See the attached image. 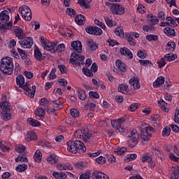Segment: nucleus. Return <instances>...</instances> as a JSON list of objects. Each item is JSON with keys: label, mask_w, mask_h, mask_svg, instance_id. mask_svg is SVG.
<instances>
[{"label": "nucleus", "mask_w": 179, "mask_h": 179, "mask_svg": "<svg viewBox=\"0 0 179 179\" xmlns=\"http://www.w3.org/2000/svg\"><path fill=\"white\" fill-rule=\"evenodd\" d=\"M67 146V150L71 152V153H73L74 155H76V153L82 155V153H85V152H86L85 143H83V141L79 140H76L75 141H68Z\"/></svg>", "instance_id": "obj_1"}, {"label": "nucleus", "mask_w": 179, "mask_h": 179, "mask_svg": "<svg viewBox=\"0 0 179 179\" xmlns=\"http://www.w3.org/2000/svg\"><path fill=\"white\" fill-rule=\"evenodd\" d=\"M0 71L4 75L13 73V59L9 57H3L0 62Z\"/></svg>", "instance_id": "obj_2"}, {"label": "nucleus", "mask_w": 179, "mask_h": 179, "mask_svg": "<svg viewBox=\"0 0 179 179\" xmlns=\"http://www.w3.org/2000/svg\"><path fill=\"white\" fill-rule=\"evenodd\" d=\"M106 6H109L110 10L113 15H124L125 13V7L120 3H106Z\"/></svg>", "instance_id": "obj_3"}, {"label": "nucleus", "mask_w": 179, "mask_h": 179, "mask_svg": "<svg viewBox=\"0 0 179 179\" xmlns=\"http://www.w3.org/2000/svg\"><path fill=\"white\" fill-rule=\"evenodd\" d=\"M75 136L78 139H83L84 142H87L92 136H93V132L90 131L89 129L85 128L83 130H78L74 133Z\"/></svg>", "instance_id": "obj_4"}, {"label": "nucleus", "mask_w": 179, "mask_h": 179, "mask_svg": "<svg viewBox=\"0 0 179 179\" xmlns=\"http://www.w3.org/2000/svg\"><path fill=\"white\" fill-rule=\"evenodd\" d=\"M0 106L2 110V120H3L4 121H8V120H10V117H12V115H10V105H9V103L8 101H3V103H0Z\"/></svg>", "instance_id": "obj_5"}, {"label": "nucleus", "mask_w": 179, "mask_h": 179, "mask_svg": "<svg viewBox=\"0 0 179 179\" xmlns=\"http://www.w3.org/2000/svg\"><path fill=\"white\" fill-rule=\"evenodd\" d=\"M19 13H20L24 20L30 21L31 19V10L27 6H22L19 8Z\"/></svg>", "instance_id": "obj_6"}, {"label": "nucleus", "mask_w": 179, "mask_h": 179, "mask_svg": "<svg viewBox=\"0 0 179 179\" xmlns=\"http://www.w3.org/2000/svg\"><path fill=\"white\" fill-rule=\"evenodd\" d=\"M127 138H130V139L128 141V145L130 146V148H134V146H136L139 139L138 134H136L135 131H132L129 133Z\"/></svg>", "instance_id": "obj_7"}, {"label": "nucleus", "mask_w": 179, "mask_h": 179, "mask_svg": "<svg viewBox=\"0 0 179 179\" xmlns=\"http://www.w3.org/2000/svg\"><path fill=\"white\" fill-rule=\"evenodd\" d=\"M141 138L142 141H143L144 142L149 141L152 137V134L148 132V127H145V124H142L141 127Z\"/></svg>", "instance_id": "obj_8"}, {"label": "nucleus", "mask_w": 179, "mask_h": 179, "mask_svg": "<svg viewBox=\"0 0 179 179\" xmlns=\"http://www.w3.org/2000/svg\"><path fill=\"white\" fill-rule=\"evenodd\" d=\"M22 90H24V94H27V96H29L31 97V99H33V97H34V93H36V86L33 85L31 89L29 87L27 83H26L24 86H22Z\"/></svg>", "instance_id": "obj_9"}, {"label": "nucleus", "mask_w": 179, "mask_h": 179, "mask_svg": "<svg viewBox=\"0 0 179 179\" xmlns=\"http://www.w3.org/2000/svg\"><path fill=\"white\" fill-rule=\"evenodd\" d=\"M55 47H57V43L48 41L43 46V48L47 51H50L52 54H55Z\"/></svg>", "instance_id": "obj_10"}, {"label": "nucleus", "mask_w": 179, "mask_h": 179, "mask_svg": "<svg viewBox=\"0 0 179 179\" xmlns=\"http://www.w3.org/2000/svg\"><path fill=\"white\" fill-rule=\"evenodd\" d=\"M21 47L24 48H31V45H33V38H27L24 41H21L19 42Z\"/></svg>", "instance_id": "obj_11"}, {"label": "nucleus", "mask_w": 179, "mask_h": 179, "mask_svg": "<svg viewBox=\"0 0 179 179\" xmlns=\"http://www.w3.org/2000/svg\"><path fill=\"white\" fill-rule=\"evenodd\" d=\"M124 122H125V117H121L117 120H112L111 125L115 129H118Z\"/></svg>", "instance_id": "obj_12"}, {"label": "nucleus", "mask_w": 179, "mask_h": 179, "mask_svg": "<svg viewBox=\"0 0 179 179\" xmlns=\"http://www.w3.org/2000/svg\"><path fill=\"white\" fill-rule=\"evenodd\" d=\"M129 83L131 85V86H133L135 90H138V89H141V83L139 82V80L138 79V78H131L129 81Z\"/></svg>", "instance_id": "obj_13"}, {"label": "nucleus", "mask_w": 179, "mask_h": 179, "mask_svg": "<svg viewBox=\"0 0 179 179\" xmlns=\"http://www.w3.org/2000/svg\"><path fill=\"white\" fill-rule=\"evenodd\" d=\"M120 53L122 55H124L127 58H129V59H132V58H134L132 52L127 48H120Z\"/></svg>", "instance_id": "obj_14"}, {"label": "nucleus", "mask_w": 179, "mask_h": 179, "mask_svg": "<svg viewBox=\"0 0 179 179\" xmlns=\"http://www.w3.org/2000/svg\"><path fill=\"white\" fill-rule=\"evenodd\" d=\"M71 45L77 52H82V43L80 41H75L71 43Z\"/></svg>", "instance_id": "obj_15"}, {"label": "nucleus", "mask_w": 179, "mask_h": 179, "mask_svg": "<svg viewBox=\"0 0 179 179\" xmlns=\"http://www.w3.org/2000/svg\"><path fill=\"white\" fill-rule=\"evenodd\" d=\"M14 30L15 36L16 37H17V38H19V40H23V38H24V32H23V30L20 27H15V28H14Z\"/></svg>", "instance_id": "obj_16"}, {"label": "nucleus", "mask_w": 179, "mask_h": 179, "mask_svg": "<svg viewBox=\"0 0 179 179\" xmlns=\"http://www.w3.org/2000/svg\"><path fill=\"white\" fill-rule=\"evenodd\" d=\"M37 139V134L33 131H28L27 134L25 136V140L27 142H30V141H36Z\"/></svg>", "instance_id": "obj_17"}, {"label": "nucleus", "mask_w": 179, "mask_h": 179, "mask_svg": "<svg viewBox=\"0 0 179 179\" xmlns=\"http://www.w3.org/2000/svg\"><path fill=\"white\" fill-rule=\"evenodd\" d=\"M87 45L91 51H96L99 48L97 43H94L92 39L87 40Z\"/></svg>", "instance_id": "obj_18"}, {"label": "nucleus", "mask_w": 179, "mask_h": 179, "mask_svg": "<svg viewBox=\"0 0 179 179\" xmlns=\"http://www.w3.org/2000/svg\"><path fill=\"white\" fill-rule=\"evenodd\" d=\"M117 90L124 94H128L129 93V87L125 84L119 85Z\"/></svg>", "instance_id": "obj_19"}, {"label": "nucleus", "mask_w": 179, "mask_h": 179, "mask_svg": "<svg viewBox=\"0 0 179 179\" xmlns=\"http://www.w3.org/2000/svg\"><path fill=\"white\" fill-rule=\"evenodd\" d=\"M0 20L1 23H6L9 21V16L8 15V11L3 10L0 13Z\"/></svg>", "instance_id": "obj_20"}, {"label": "nucleus", "mask_w": 179, "mask_h": 179, "mask_svg": "<svg viewBox=\"0 0 179 179\" xmlns=\"http://www.w3.org/2000/svg\"><path fill=\"white\" fill-rule=\"evenodd\" d=\"M158 104L159 107H161L162 110L164 111L165 113H167L169 111V106H167V103L163 100V99H160L159 101H158Z\"/></svg>", "instance_id": "obj_21"}, {"label": "nucleus", "mask_w": 179, "mask_h": 179, "mask_svg": "<svg viewBox=\"0 0 179 179\" xmlns=\"http://www.w3.org/2000/svg\"><path fill=\"white\" fill-rule=\"evenodd\" d=\"M52 176L56 179H65L68 177L66 173L64 172H57V171L53 172Z\"/></svg>", "instance_id": "obj_22"}, {"label": "nucleus", "mask_w": 179, "mask_h": 179, "mask_svg": "<svg viewBox=\"0 0 179 179\" xmlns=\"http://www.w3.org/2000/svg\"><path fill=\"white\" fill-rule=\"evenodd\" d=\"M116 66H117L119 71H121L122 72H125V71H127V65L122 63L120 59L116 61Z\"/></svg>", "instance_id": "obj_23"}, {"label": "nucleus", "mask_w": 179, "mask_h": 179, "mask_svg": "<svg viewBox=\"0 0 179 179\" xmlns=\"http://www.w3.org/2000/svg\"><path fill=\"white\" fill-rule=\"evenodd\" d=\"M164 58L167 62H171V61H174L177 59V55L173 53H169L164 55Z\"/></svg>", "instance_id": "obj_24"}, {"label": "nucleus", "mask_w": 179, "mask_h": 179, "mask_svg": "<svg viewBox=\"0 0 179 179\" xmlns=\"http://www.w3.org/2000/svg\"><path fill=\"white\" fill-rule=\"evenodd\" d=\"M16 82H17V85L20 86V88L23 89L22 86H24L23 85H24V77L22 75H20L18 77H17Z\"/></svg>", "instance_id": "obj_25"}, {"label": "nucleus", "mask_w": 179, "mask_h": 179, "mask_svg": "<svg viewBox=\"0 0 179 179\" xmlns=\"http://www.w3.org/2000/svg\"><path fill=\"white\" fill-rule=\"evenodd\" d=\"M75 22L77 23V24H79L80 26L84 24L85 22V16L82 15H76L75 18Z\"/></svg>", "instance_id": "obj_26"}, {"label": "nucleus", "mask_w": 179, "mask_h": 179, "mask_svg": "<svg viewBox=\"0 0 179 179\" xmlns=\"http://www.w3.org/2000/svg\"><path fill=\"white\" fill-rule=\"evenodd\" d=\"M34 58L36 61H42L43 60V54H41V51L38 48H36L34 50Z\"/></svg>", "instance_id": "obj_27"}, {"label": "nucleus", "mask_w": 179, "mask_h": 179, "mask_svg": "<svg viewBox=\"0 0 179 179\" xmlns=\"http://www.w3.org/2000/svg\"><path fill=\"white\" fill-rule=\"evenodd\" d=\"M12 27V22H9L6 25L0 23V33H3L6 30H9Z\"/></svg>", "instance_id": "obj_28"}, {"label": "nucleus", "mask_w": 179, "mask_h": 179, "mask_svg": "<svg viewBox=\"0 0 179 179\" xmlns=\"http://www.w3.org/2000/svg\"><path fill=\"white\" fill-rule=\"evenodd\" d=\"M57 169H59V170H73V167H72V165L67 164H59L57 166Z\"/></svg>", "instance_id": "obj_29"}, {"label": "nucleus", "mask_w": 179, "mask_h": 179, "mask_svg": "<svg viewBox=\"0 0 179 179\" xmlns=\"http://www.w3.org/2000/svg\"><path fill=\"white\" fill-rule=\"evenodd\" d=\"M163 83H164V77L160 76L153 83V86L155 87H159V86H161Z\"/></svg>", "instance_id": "obj_30"}, {"label": "nucleus", "mask_w": 179, "mask_h": 179, "mask_svg": "<svg viewBox=\"0 0 179 179\" xmlns=\"http://www.w3.org/2000/svg\"><path fill=\"white\" fill-rule=\"evenodd\" d=\"M48 163L51 164H54L58 162V156L52 154L49 157L47 158Z\"/></svg>", "instance_id": "obj_31"}, {"label": "nucleus", "mask_w": 179, "mask_h": 179, "mask_svg": "<svg viewBox=\"0 0 179 179\" xmlns=\"http://www.w3.org/2000/svg\"><path fill=\"white\" fill-rule=\"evenodd\" d=\"M105 22L107 24V26H109V27H113V26H117V22L115 21H113V20L110 19L108 17H105Z\"/></svg>", "instance_id": "obj_32"}, {"label": "nucleus", "mask_w": 179, "mask_h": 179, "mask_svg": "<svg viewBox=\"0 0 179 179\" xmlns=\"http://www.w3.org/2000/svg\"><path fill=\"white\" fill-rule=\"evenodd\" d=\"M164 31L166 36H174L176 34V31L174 29L171 27H166L164 29Z\"/></svg>", "instance_id": "obj_33"}, {"label": "nucleus", "mask_w": 179, "mask_h": 179, "mask_svg": "<svg viewBox=\"0 0 179 179\" xmlns=\"http://www.w3.org/2000/svg\"><path fill=\"white\" fill-rule=\"evenodd\" d=\"M45 115V110L43 108H38L36 110V115L38 117V118H42Z\"/></svg>", "instance_id": "obj_34"}, {"label": "nucleus", "mask_w": 179, "mask_h": 179, "mask_svg": "<svg viewBox=\"0 0 179 179\" xmlns=\"http://www.w3.org/2000/svg\"><path fill=\"white\" fill-rule=\"evenodd\" d=\"M27 121L30 125H32V127H40V122L30 117L27 120Z\"/></svg>", "instance_id": "obj_35"}, {"label": "nucleus", "mask_w": 179, "mask_h": 179, "mask_svg": "<svg viewBox=\"0 0 179 179\" xmlns=\"http://www.w3.org/2000/svg\"><path fill=\"white\" fill-rule=\"evenodd\" d=\"M71 57L75 58V59H77V61H83V59H85V56L79 55L76 52L71 53Z\"/></svg>", "instance_id": "obj_36"}, {"label": "nucleus", "mask_w": 179, "mask_h": 179, "mask_svg": "<svg viewBox=\"0 0 179 179\" xmlns=\"http://www.w3.org/2000/svg\"><path fill=\"white\" fill-rule=\"evenodd\" d=\"M42 157L43 155L41 154V152H40V150H36L34 156L35 162H41Z\"/></svg>", "instance_id": "obj_37"}, {"label": "nucleus", "mask_w": 179, "mask_h": 179, "mask_svg": "<svg viewBox=\"0 0 179 179\" xmlns=\"http://www.w3.org/2000/svg\"><path fill=\"white\" fill-rule=\"evenodd\" d=\"M101 176H103V172L99 171H95L92 175V178L101 179Z\"/></svg>", "instance_id": "obj_38"}, {"label": "nucleus", "mask_w": 179, "mask_h": 179, "mask_svg": "<svg viewBox=\"0 0 179 179\" xmlns=\"http://www.w3.org/2000/svg\"><path fill=\"white\" fill-rule=\"evenodd\" d=\"M53 107L55 110H61L62 108V103L60 102L59 100L52 101Z\"/></svg>", "instance_id": "obj_39"}, {"label": "nucleus", "mask_w": 179, "mask_h": 179, "mask_svg": "<svg viewBox=\"0 0 179 179\" xmlns=\"http://www.w3.org/2000/svg\"><path fill=\"white\" fill-rule=\"evenodd\" d=\"M78 99L80 100H86V92L85 90H80L78 91Z\"/></svg>", "instance_id": "obj_40"}, {"label": "nucleus", "mask_w": 179, "mask_h": 179, "mask_svg": "<svg viewBox=\"0 0 179 179\" xmlns=\"http://www.w3.org/2000/svg\"><path fill=\"white\" fill-rule=\"evenodd\" d=\"M78 3L80 6H83L85 9H89L90 8V5H89V3H87L86 0H78Z\"/></svg>", "instance_id": "obj_41"}, {"label": "nucleus", "mask_w": 179, "mask_h": 179, "mask_svg": "<svg viewBox=\"0 0 179 179\" xmlns=\"http://www.w3.org/2000/svg\"><path fill=\"white\" fill-rule=\"evenodd\" d=\"M127 37L128 38L127 41L129 43L130 45H136V41H135V39L132 37V35L127 34Z\"/></svg>", "instance_id": "obj_42"}, {"label": "nucleus", "mask_w": 179, "mask_h": 179, "mask_svg": "<svg viewBox=\"0 0 179 179\" xmlns=\"http://www.w3.org/2000/svg\"><path fill=\"white\" fill-rule=\"evenodd\" d=\"M166 21L168 22L167 24H169V26H177V22H176V20H174V18L171 17H168L166 18Z\"/></svg>", "instance_id": "obj_43"}, {"label": "nucleus", "mask_w": 179, "mask_h": 179, "mask_svg": "<svg viewBox=\"0 0 179 179\" xmlns=\"http://www.w3.org/2000/svg\"><path fill=\"white\" fill-rule=\"evenodd\" d=\"M115 33L116 36H119V37H122L124 36V30L122 29V27H119L115 29Z\"/></svg>", "instance_id": "obj_44"}, {"label": "nucleus", "mask_w": 179, "mask_h": 179, "mask_svg": "<svg viewBox=\"0 0 179 179\" xmlns=\"http://www.w3.org/2000/svg\"><path fill=\"white\" fill-rule=\"evenodd\" d=\"M57 51L59 52H63V51H65V45L64 43L58 45L55 47V52H57Z\"/></svg>", "instance_id": "obj_45"}, {"label": "nucleus", "mask_w": 179, "mask_h": 179, "mask_svg": "<svg viewBox=\"0 0 179 179\" xmlns=\"http://www.w3.org/2000/svg\"><path fill=\"white\" fill-rule=\"evenodd\" d=\"M16 152H18V153H24V150H26V147L23 145H18L15 148Z\"/></svg>", "instance_id": "obj_46"}, {"label": "nucleus", "mask_w": 179, "mask_h": 179, "mask_svg": "<svg viewBox=\"0 0 179 179\" xmlns=\"http://www.w3.org/2000/svg\"><path fill=\"white\" fill-rule=\"evenodd\" d=\"M66 13H68L69 16H76V10L72 8H66Z\"/></svg>", "instance_id": "obj_47"}, {"label": "nucleus", "mask_w": 179, "mask_h": 179, "mask_svg": "<svg viewBox=\"0 0 179 179\" xmlns=\"http://www.w3.org/2000/svg\"><path fill=\"white\" fill-rule=\"evenodd\" d=\"M146 39L148 40V41H157L159 37L156 35H147Z\"/></svg>", "instance_id": "obj_48"}, {"label": "nucleus", "mask_w": 179, "mask_h": 179, "mask_svg": "<svg viewBox=\"0 0 179 179\" xmlns=\"http://www.w3.org/2000/svg\"><path fill=\"white\" fill-rule=\"evenodd\" d=\"M83 72L86 76H90V78L93 77V73H92V71L89 69L83 68Z\"/></svg>", "instance_id": "obj_49"}, {"label": "nucleus", "mask_w": 179, "mask_h": 179, "mask_svg": "<svg viewBox=\"0 0 179 179\" xmlns=\"http://www.w3.org/2000/svg\"><path fill=\"white\" fill-rule=\"evenodd\" d=\"M171 129L170 127H165L162 131V136H170Z\"/></svg>", "instance_id": "obj_50"}, {"label": "nucleus", "mask_w": 179, "mask_h": 179, "mask_svg": "<svg viewBox=\"0 0 179 179\" xmlns=\"http://www.w3.org/2000/svg\"><path fill=\"white\" fill-rule=\"evenodd\" d=\"M136 157H137L136 154H131V155H128L124 160L126 162H132V160H135Z\"/></svg>", "instance_id": "obj_51"}, {"label": "nucleus", "mask_w": 179, "mask_h": 179, "mask_svg": "<svg viewBox=\"0 0 179 179\" xmlns=\"http://www.w3.org/2000/svg\"><path fill=\"white\" fill-rule=\"evenodd\" d=\"M16 169L17 171H19L20 173H22V171H25V170H27V165L24 164H20V165H18Z\"/></svg>", "instance_id": "obj_52"}, {"label": "nucleus", "mask_w": 179, "mask_h": 179, "mask_svg": "<svg viewBox=\"0 0 179 179\" xmlns=\"http://www.w3.org/2000/svg\"><path fill=\"white\" fill-rule=\"evenodd\" d=\"M17 51H18L22 59H26V58H27V55L26 54L24 50H23L20 48H17Z\"/></svg>", "instance_id": "obj_53"}, {"label": "nucleus", "mask_w": 179, "mask_h": 179, "mask_svg": "<svg viewBox=\"0 0 179 179\" xmlns=\"http://www.w3.org/2000/svg\"><path fill=\"white\" fill-rule=\"evenodd\" d=\"M96 163L98 164H106V158L103 156H100L99 157L96 159Z\"/></svg>", "instance_id": "obj_54"}, {"label": "nucleus", "mask_w": 179, "mask_h": 179, "mask_svg": "<svg viewBox=\"0 0 179 179\" xmlns=\"http://www.w3.org/2000/svg\"><path fill=\"white\" fill-rule=\"evenodd\" d=\"M103 34V30L97 27H94V36H101Z\"/></svg>", "instance_id": "obj_55"}, {"label": "nucleus", "mask_w": 179, "mask_h": 179, "mask_svg": "<svg viewBox=\"0 0 179 179\" xmlns=\"http://www.w3.org/2000/svg\"><path fill=\"white\" fill-rule=\"evenodd\" d=\"M80 179H90V172L87 171L80 176Z\"/></svg>", "instance_id": "obj_56"}, {"label": "nucleus", "mask_w": 179, "mask_h": 179, "mask_svg": "<svg viewBox=\"0 0 179 179\" xmlns=\"http://www.w3.org/2000/svg\"><path fill=\"white\" fill-rule=\"evenodd\" d=\"M173 120L176 124H179V110L178 109H176V110H175V115H174Z\"/></svg>", "instance_id": "obj_57"}, {"label": "nucleus", "mask_w": 179, "mask_h": 179, "mask_svg": "<svg viewBox=\"0 0 179 179\" xmlns=\"http://www.w3.org/2000/svg\"><path fill=\"white\" fill-rule=\"evenodd\" d=\"M70 113L72 117H79V110H78L77 109L73 108L70 110Z\"/></svg>", "instance_id": "obj_58"}, {"label": "nucleus", "mask_w": 179, "mask_h": 179, "mask_svg": "<svg viewBox=\"0 0 179 179\" xmlns=\"http://www.w3.org/2000/svg\"><path fill=\"white\" fill-rule=\"evenodd\" d=\"M167 46L169 47V50H170V51H174V50H176V43L174 42H168Z\"/></svg>", "instance_id": "obj_59"}, {"label": "nucleus", "mask_w": 179, "mask_h": 179, "mask_svg": "<svg viewBox=\"0 0 179 179\" xmlns=\"http://www.w3.org/2000/svg\"><path fill=\"white\" fill-rule=\"evenodd\" d=\"M138 108H139V103H132L129 106V110H130V111H135V110H138Z\"/></svg>", "instance_id": "obj_60"}, {"label": "nucleus", "mask_w": 179, "mask_h": 179, "mask_svg": "<svg viewBox=\"0 0 179 179\" xmlns=\"http://www.w3.org/2000/svg\"><path fill=\"white\" fill-rule=\"evenodd\" d=\"M159 68H163L166 65V59L164 58H162L160 61L157 62Z\"/></svg>", "instance_id": "obj_61"}, {"label": "nucleus", "mask_w": 179, "mask_h": 179, "mask_svg": "<svg viewBox=\"0 0 179 179\" xmlns=\"http://www.w3.org/2000/svg\"><path fill=\"white\" fill-rule=\"evenodd\" d=\"M125 152H127V148L123 147L119 149L118 150L115 151V153H117V155H120L121 156L122 155H124Z\"/></svg>", "instance_id": "obj_62"}, {"label": "nucleus", "mask_w": 179, "mask_h": 179, "mask_svg": "<svg viewBox=\"0 0 179 179\" xmlns=\"http://www.w3.org/2000/svg\"><path fill=\"white\" fill-rule=\"evenodd\" d=\"M89 94H90V97H92L93 99L100 98V95L96 92H90Z\"/></svg>", "instance_id": "obj_63"}, {"label": "nucleus", "mask_w": 179, "mask_h": 179, "mask_svg": "<svg viewBox=\"0 0 179 179\" xmlns=\"http://www.w3.org/2000/svg\"><path fill=\"white\" fill-rule=\"evenodd\" d=\"M85 30L88 34H94V27H88Z\"/></svg>", "instance_id": "obj_64"}]
</instances>
